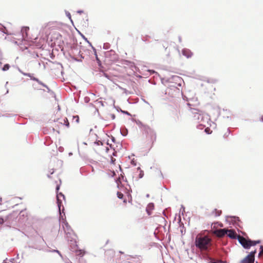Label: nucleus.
I'll return each mask as SVG.
<instances>
[{
    "instance_id": "f257e3e1",
    "label": "nucleus",
    "mask_w": 263,
    "mask_h": 263,
    "mask_svg": "<svg viewBox=\"0 0 263 263\" xmlns=\"http://www.w3.org/2000/svg\"><path fill=\"white\" fill-rule=\"evenodd\" d=\"M217 235L221 238L218 240V244H221L222 245H226L227 242L225 239H227V237L229 238L236 240V238L238 237V235L234 230H229L228 229H219L217 231Z\"/></svg>"
},
{
    "instance_id": "f03ea898",
    "label": "nucleus",
    "mask_w": 263,
    "mask_h": 263,
    "mask_svg": "<svg viewBox=\"0 0 263 263\" xmlns=\"http://www.w3.org/2000/svg\"><path fill=\"white\" fill-rule=\"evenodd\" d=\"M62 227L68 242L69 247H78L77 242V236L73 233L72 229L66 221H64Z\"/></svg>"
},
{
    "instance_id": "7ed1b4c3",
    "label": "nucleus",
    "mask_w": 263,
    "mask_h": 263,
    "mask_svg": "<svg viewBox=\"0 0 263 263\" xmlns=\"http://www.w3.org/2000/svg\"><path fill=\"white\" fill-rule=\"evenodd\" d=\"M191 111L194 115V118L195 120L198 121L199 122H202V123H201L199 126H205V125H203V123L208 122L209 119V117L206 115L202 112V111L196 109V108H190Z\"/></svg>"
},
{
    "instance_id": "20e7f679",
    "label": "nucleus",
    "mask_w": 263,
    "mask_h": 263,
    "mask_svg": "<svg viewBox=\"0 0 263 263\" xmlns=\"http://www.w3.org/2000/svg\"><path fill=\"white\" fill-rule=\"evenodd\" d=\"M211 238L208 236H197L195 239V247H212Z\"/></svg>"
},
{
    "instance_id": "39448f33",
    "label": "nucleus",
    "mask_w": 263,
    "mask_h": 263,
    "mask_svg": "<svg viewBox=\"0 0 263 263\" xmlns=\"http://www.w3.org/2000/svg\"><path fill=\"white\" fill-rule=\"evenodd\" d=\"M209 248H187L184 250V254H186L189 258L193 259L194 257L198 255L200 251L204 250L208 251Z\"/></svg>"
},
{
    "instance_id": "423d86ee",
    "label": "nucleus",
    "mask_w": 263,
    "mask_h": 263,
    "mask_svg": "<svg viewBox=\"0 0 263 263\" xmlns=\"http://www.w3.org/2000/svg\"><path fill=\"white\" fill-rule=\"evenodd\" d=\"M255 250L252 251L243 259L240 261V263H254L255 260Z\"/></svg>"
},
{
    "instance_id": "0eeeda50",
    "label": "nucleus",
    "mask_w": 263,
    "mask_h": 263,
    "mask_svg": "<svg viewBox=\"0 0 263 263\" xmlns=\"http://www.w3.org/2000/svg\"><path fill=\"white\" fill-rule=\"evenodd\" d=\"M105 56L106 58H109L111 61H116L118 60V55L113 50H110L109 51L105 52Z\"/></svg>"
},
{
    "instance_id": "6e6552de",
    "label": "nucleus",
    "mask_w": 263,
    "mask_h": 263,
    "mask_svg": "<svg viewBox=\"0 0 263 263\" xmlns=\"http://www.w3.org/2000/svg\"><path fill=\"white\" fill-rule=\"evenodd\" d=\"M51 37H52L51 41H53L55 40V41H54V43L55 44H57L58 45H60L61 44H62L64 43V42L62 40V35L60 33H59V32L54 33L52 35Z\"/></svg>"
},
{
    "instance_id": "1a4fd4ad",
    "label": "nucleus",
    "mask_w": 263,
    "mask_h": 263,
    "mask_svg": "<svg viewBox=\"0 0 263 263\" xmlns=\"http://www.w3.org/2000/svg\"><path fill=\"white\" fill-rule=\"evenodd\" d=\"M240 221L239 218L235 216H226V221L230 224L236 225Z\"/></svg>"
},
{
    "instance_id": "9d476101",
    "label": "nucleus",
    "mask_w": 263,
    "mask_h": 263,
    "mask_svg": "<svg viewBox=\"0 0 263 263\" xmlns=\"http://www.w3.org/2000/svg\"><path fill=\"white\" fill-rule=\"evenodd\" d=\"M13 215L14 213H11L4 217L0 216V225L6 223V225L7 226H10L11 223L10 222L9 220L14 216Z\"/></svg>"
},
{
    "instance_id": "9b49d317",
    "label": "nucleus",
    "mask_w": 263,
    "mask_h": 263,
    "mask_svg": "<svg viewBox=\"0 0 263 263\" xmlns=\"http://www.w3.org/2000/svg\"><path fill=\"white\" fill-rule=\"evenodd\" d=\"M77 248H71V251L75 252L77 256L83 257L85 253V251L82 249H76Z\"/></svg>"
},
{
    "instance_id": "f8f14e48",
    "label": "nucleus",
    "mask_w": 263,
    "mask_h": 263,
    "mask_svg": "<svg viewBox=\"0 0 263 263\" xmlns=\"http://www.w3.org/2000/svg\"><path fill=\"white\" fill-rule=\"evenodd\" d=\"M182 54L187 58H190L193 55L192 51L187 48H184L182 50Z\"/></svg>"
},
{
    "instance_id": "ddd939ff",
    "label": "nucleus",
    "mask_w": 263,
    "mask_h": 263,
    "mask_svg": "<svg viewBox=\"0 0 263 263\" xmlns=\"http://www.w3.org/2000/svg\"><path fill=\"white\" fill-rule=\"evenodd\" d=\"M91 48L92 49V51H91V53L92 54H93L95 58H96V60L98 64V65L99 66H100L101 65V61L100 60L99 58H98V55H97V51H96V49L95 47H93V46H91Z\"/></svg>"
},
{
    "instance_id": "4468645a",
    "label": "nucleus",
    "mask_w": 263,
    "mask_h": 263,
    "mask_svg": "<svg viewBox=\"0 0 263 263\" xmlns=\"http://www.w3.org/2000/svg\"><path fill=\"white\" fill-rule=\"evenodd\" d=\"M29 30V28L28 27H23L21 29V33L22 35V37L25 40V37H27L28 33L27 32Z\"/></svg>"
},
{
    "instance_id": "2eb2a0df",
    "label": "nucleus",
    "mask_w": 263,
    "mask_h": 263,
    "mask_svg": "<svg viewBox=\"0 0 263 263\" xmlns=\"http://www.w3.org/2000/svg\"><path fill=\"white\" fill-rule=\"evenodd\" d=\"M154 208V204L153 203H149L148 204L146 211L148 215L151 214V211Z\"/></svg>"
},
{
    "instance_id": "dca6fc26",
    "label": "nucleus",
    "mask_w": 263,
    "mask_h": 263,
    "mask_svg": "<svg viewBox=\"0 0 263 263\" xmlns=\"http://www.w3.org/2000/svg\"><path fill=\"white\" fill-rule=\"evenodd\" d=\"M147 134H148V135H150L152 140H156V133H155V132L153 129L149 128L148 129V130L147 131Z\"/></svg>"
},
{
    "instance_id": "f3484780",
    "label": "nucleus",
    "mask_w": 263,
    "mask_h": 263,
    "mask_svg": "<svg viewBox=\"0 0 263 263\" xmlns=\"http://www.w3.org/2000/svg\"><path fill=\"white\" fill-rule=\"evenodd\" d=\"M57 204H58V209H59V212L60 213V216L62 217V216L61 215V212L62 206L63 207V210H64V206L62 204V201L61 199H57Z\"/></svg>"
},
{
    "instance_id": "a211bd4d",
    "label": "nucleus",
    "mask_w": 263,
    "mask_h": 263,
    "mask_svg": "<svg viewBox=\"0 0 263 263\" xmlns=\"http://www.w3.org/2000/svg\"><path fill=\"white\" fill-rule=\"evenodd\" d=\"M23 75L25 76H27V77H29L31 80L36 81V82L39 81V79L38 78H36L33 77V74H32V73H23Z\"/></svg>"
},
{
    "instance_id": "6ab92c4d",
    "label": "nucleus",
    "mask_w": 263,
    "mask_h": 263,
    "mask_svg": "<svg viewBox=\"0 0 263 263\" xmlns=\"http://www.w3.org/2000/svg\"><path fill=\"white\" fill-rule=\"evenodd\" d=\"M209 263H223V262L221 259H215L212 257H209Z\"/></svg>"
},
{
    "instance_id": "aec40b11",
    "label": "nucleus",
    "mask_w": 263,
    "mask_h": 263,
    "mask_svg": "<svg viewBox=\"0 0 263 263\" xmlns=\"http://www.w3.org/2000/svg\"><path fill=\"white\" fill-rule=\"evenodd\" d=\"M120 133L123 136H126L128 134V130L125 127L120 129Z\"/></svg>"
},
{
    "instance_id": "412c9836",
    "label": "nucleus",
    "mask_w": 263,
    "mask_h": 263,
    "mask_svg": "<svg viewBox=\"0 0 263 263\" xmlns=\"http://www.w3.org/2000/svg\"><path fill=\"white\" fill-rule=\"evenodd\" d=\"M61 198H62L64 200L65 199V196L63 193L57 192V199H61Z\"/></svg>"
},
{
    "instance_id": "4be33fe9",
    "label": "nucleus",
    "mask_w": 263,
    "mask_h": 263,
    "mask_svg": "<svg viewBox=\"0 0 263 263\" xmlns=\"http://www.w3.org/2000/svg\"><path fill=\"white\" fill-rule=\"evenodd\" d=\"M161 252V254L162 256H164V254H165L166 255H167V248H161V250H160Z\"/></svg>"
},
{
    "instance_id": "5701e85b",
    "label": "nucleus",
    "mask_w": 263,
    "mask_h": 263,
    "mask_svg": "<svg viewBox=\"0 0 263 263\" xmlns=\"http://www.w3.org/2000/svg\"><path fill=\"white\" fill-rule=\"evenodd\" d=\"M73 49L76 50L77 52H78L79 56L80 57V59H84V57L83 56L82 54L81 53V51L79 50V49L77 47L73 46Z\"/></svg>"
},
{
    "instance_id": "b1692460",
    "label": "nucleus",
    "mask_w": 263,
    "mask_h": 263,
    "mask_svg": "<svg viewBox=\"0 0 263 263\" xmlns=\"http://www.w3.org/2000/svg\"><path fill=\"white\" fill-rule=\"evenodd\" d=\"M70 57L72 60H73L75 61L79 62H82V59H80L79 58L76 57L74 55H70Z\"/></svg>"
},
{
    "instance_id": "393cba45",
    "label": "nucleus",
    "mask_w": 263,
    "mask_h": 263,
    "mask_svg": "<svg viewBox=\"0 0 263 263\" xmlns=\"http://www.w3.org/2000/svg\"><path fill=\"white\" fill-rule=\"evenodd\" d=\"M110 47V45L109 43H104L103 44V49H108Z\"/></svg>"
},
{
    "instance_id": "a878e982",
    "label": "nucleus",
    "mask_w": 263,
    "mask_h": 263,
    "mask_svg": "<svg viewBox=\"0 0 263 263\" xmlns=\"http://www.w3.org/2000/svg\"><path fill=\"white\" fill-rule=\"evenodd\" d=\"M10 68V65L8 64H6L4 65L3 67L2 68V70L3 71H6L8 70Z\"/></svg>"
},
{
    "instance_id": "bb28decb",
    "label": "nucleus",
    "mask_w": 263,
    "mask_h": 263,
    "mask_svg": "<svg viewBox=\"0 0 263 263\" xmlns=\"http://www.w3.org/2000/svg\"><path fill=\"white\" fill-rule=\"evenodd\" d=\"M117 195V197L118 198H119L120 199H122L123 198L124 195L121 192H118Z\"/></svg>"
},
{
    "instance_id": "cd10ccee",
    "label": "nucleus",
    "mask_w": 263,
    "mask_h": 263,
    "mask_svg": "<svg viewBox=\"0 0 263 263\" xmlns=\"http://www.w3.org/2000/svg\"><path fill=\"white\" fill-rule=\"evenodd\" d=\"M215 216H219L222 213V211L221 210H217V209H215Z\"/></svg>"
},
{
    "instance_id": "c85d7f7f",
    "label": "nucleus",
    "mask_w": 263,
    "mask_h": 263,
    "mask_svg": "<svg viewBox=\"0 0 263 263\" xmlns=\"http://www.w3.org/2000/svg\"><path fill=\"white\" fill-rule=\"evenodd\" d=\"M14 115H12V114H4V115H0V117H7V118H8V117H13Z\"/></svg>"
},
{
    "instance_id": "c756f323",
    "label": "nucleus",
    "mask_w": 263,
    "mask_h": 263,
    "mask_svg": "<svg viewBox=\"0 0 263 263\" xmlns=\"http://www.w3.org/2000/svg\"><path fill=\"white\" fill-rule=\"evenodd\" d=\"M66 15L68 17V18L72 22L71 16L70 13L68 11H65Z\"/></svg>"
},
{
    "instance_id": "7c9ffc66",
    "label": "nucleus",
    "mask_w": 263,
    "mask_h": 263,
    "mask_svg": "<svg viewBox=\"0 0 263 263\" xmlns=\"http://www.w3.org/2000/svg\"><path fill=\"white\" fill-rule=\"evenodd\" d=\"M37 83L41 85L42 86H43V87L46 88L47 89H48V87L47 85H46L45 84H44V83H43L42 81H41L40 80H39V81L37 82Z\"/></svg>"
},
{
    "instance_id": "2f4dec72",
    "label": "nucleus",
    "mask_w": 263,
    "mask_h": 263,
    "mask_svg": "<svg viewBox=\"0 0 263 263\" xmlns=\"http://www.w3.org/2000/svg\"><path fill=\"white\" fill-rule=\"evenodd\" d=\"M204 132L207 134H210L211 133H212V130H211V129L209 127H206L204 129Z\"/></svg>"
},
{
    "instance_id": "473e14b6",
    "label": "nucleus",
    "mask_w": 263,
    "mask_h": 263,
    "mask_svg": "<svg viewBox=\"0 0 263 263\" xmlns=\"http://www.w3.org/2000/svg\"><path fill=\"white\" fill-rule=\"evenodd\" d=\"M64 121L65 125L68 127L69 126V123L68 122V119L67 118H65L64 119Z\"/></svg>"
},
{
    "instance_id": "72a5a7b5",
    "label": "nucleus",
    "mask_w": 263,
    "mask_h": 263,
    "mask_svg": "<svg viewBox=\"0 0 263 263\" xmlns=\"http://www.w3.org/2000/svg\"><path fill=\"white\" fill-rule=\"evenodd\" d=\"M81 34L82 37H83V39H84V40H85V41H86V42H87L89 44V45H90L91 47V46H92V45H91V43H90V42L88 41L87 39V38H86V37H85L83 34Z\"/></svg>"
},
{
    "instance_id": "f704fd0d",
    "label": "nucleus",
    "mask_w": 263,
    "mask_h": 263,
    "mask_svg": "<svg viewBox=\"0 0 263 263\" xmlns=\"http://www.w3.org/2000/svg\"><path fill=\"white\" fill-rule=\"evenodd\" d=\"M120 111L124 114L127 115L128 116H131V114L127 111L123 110L122 109H120Z\"/></svg>"
},
{
    "instance_id": "c9c22d12",
    "label": "nucleus",
    "mask_w": 263,
    "mask_h": 263,
    "mask_svg": "<svg viewBox=\"0 0 263 263\" xmlns=\"http://www.w3.org/2000/svg\"><path fill=\"white\" fill-rule=\"evenodd\" d=\"M144 176V172L142 170H140L139 174V178H142Z\"/></svg>"
},
{
    "instance_id": "e433bc0d",
    "label": "nucleus",
    "mask_w": 263,
    "mask_h": 263,
    "mask_svg": "<svg viewBox=\"0 0 263 263\" xmlns=\"http://www.w3.org/2000/svg\"><path fill=\"white\" fill-rule=\"evenodd\" d=\"M94 143H95V144H96L98 145H103V142L100 140L96 141V142H95Z\"/></svg>"
},
{
    "instance_id": "4c0bfd02",
    "label": "nucleus",
    "mask_w": 263,
    "mask_h": 263,
    "mask_svg": "<svg viewBox=\"0 0 263 263\" xmlns=\"http://www.w3.org/2000/svg\"><path fill=\"white\" fill-rule=\"evenodd\" d=\"M48 252H57L61 256H62L61 253L60 252L57 250H48Z\"/></svg>"
},
{
    "instance_id": "58836bf2",
    "label": "nucleus",
    "mask_w": 263,
    "mask_h": 263,
    "mask_svg": "<svg viewBox=\"0 0 263 263\" xmlns=\"http://www.w3.org/2000/svg\"><path fill=\"white\" fill-rule=\"evenodd\" d=\"M180 212H182V214H183V212H185V208L183 205H181V209H180Z\"/></svg>"
},
{
    "instance_id": "ea45409f",
    "label": "nucleus",
    "mask_w": 263,
    "mask_h": 263,
    "mask_svg": "<svg viewBox=\"0 0 263 263\" xmlns=\"http://www.w3.org/2000/svg\"><path fill=\"white\" fill-rule=\"evenodd\" d=\"M221 257V255L220 254V252H216V254L215 255H214V257Z\"/></svg>"
},
{
    "instance_id": "a19ab883",
    "label": "nucleus",
    "mask_w": 263,
    "mask_h": 263,
    "mask_svg": "<svg viewBox=\"0 0 263 263\" xmlns=\"http://www.w3.org/2000/svg\"><path fill=\"white\" fill-rule=\"evenodd\" d=\"M131 163L134 166L136 165V162L134 159L131 160Z\"/></svg>"
},
{
    "instance_id": "79ce46f5",
    "label": "nucleus",
    "mask_w": 263,
    "mask_h": 263,
    "mask_svg": "<svg viewBox=\"0 0 263 263\" xmlns=\"http://www.w3.org/2000/svg\"><path fill=\"white\" fill-rule=\"evenodd\" d=\"M112 120H114L116 118V116L115 114H111L109 115Z\"/></svg>"
},
{
    "instance_id": "37998d69",
    "label": "nucleus",
    "mask_w": 263,
    "mask_h": 263,
    "mask_svg": "<svg viewBox=\"0 0 263 263\" xmlns=\"http://www.w3.org/2000/svg\"><path fill=\"white\" fill-rule=\"evenodd\" d=\"M74 118L76 119V121L77 123H79V118L78 116H76L74 117Z\"/></svg>"
},
{
    "instance_id": "c03bdc74",
    "label": "nucleus",
    "mask_w": 263,
    "mask_h": 263,
    "mask_svg": "<svg viewBox=\"0 0 263 263\" xmlns=\"http://www.w3.org/2000/svg\"><path fill=\"white\" fill-rule=\"evenodd\" d=\"M51 171H52L51 172H50V175H47V177H48L49 178H50V175L53 174V173H54V170H53V169H52V170H51Z\"/></svg>"
},
{
    "instance_id": "a18cd8bd",
    "label": "nucleus",
    "mask_w": 263,
    "mask_h": 263,
    "mask_svg": "<svg viewBox=\"0 0 263 263\" xmlns=\"http://www.w3.org/2000/svg\"><path fill=\"white\" fill-rule=\"evenodd\" d=\"M17 69H18V71L20 73H21L22 74H23V73H26V72H23L19 67H17Z\"/></svg>"
},
{
    "instance_id": "49530a36",
    "label": "nucleus",
    "mask_w": 263,
    "mask_h": 263,
    "mask_svg": "<svg viewBox=\"0 0 263 263\" xmlns=\"http://www.w3.org/2000/svg\"><path fill=\"white\" fill-rule=\"evenodd\" d=\"M116 161V159L115 158H111V163H114Z\"/></svg>"
},
{
    "instance_id": "de8ad7c7",
    "label": "nucleus",
    "mask_w": 263,
    "mask_h": 263,
    "mask_svg": "<svg viewBox=\"0 0 263 263\" xmlns=\"http://www.w3.org/2000/svg\"><path fill=\"white\" fill-rule=\"evenodd\" d=\"M111 141H112V142H115L116 139H115V138L114 137L111 136Z\"/></svg>"
},
{
    "instance_id": "09e8293b",
    "label": "nucleus",
    "mask_w": 263,
    "mask_h": 263,
    "mask_svg": "<svg viewBox=\"0 0 263 263\" xmlns=\"http://www.w3.org/2000/svg\"><path fill=\"white\" fill-rule=\"evenodd\" d=\"M60 190V185H57L56 186V191L58 192V191Z\"/></svg>"
},
{
    "instance_id": "8fccbe9b",
    "label": "nucleus",
    "mask_w": 263,
    "mask_h": 263,
    "mask_svg": "<svg viewBox=\"0 0 263 263\" xmlns=\"http://www.w3.org/2000/svg\"><path fill=\"white\" fill-rule=\"evenodd\" d=\"M77 13L79 14H81L83 13V11L82 10H79L77 11Z\"/></svg>"
},
{
    "instance_id": "3c124183",
    "label": "nucleus",
    "mask_w": 263,
    "mask_h": 263,
    "mask_svg": "<svg viewBox=\"0 0 263 263\" xmlns=\"http://www.w3.org/2000/svg\"><path fill=\"white\" fill-rule=\"evenodd\" d=\"M148 71L150 72L151 73H156V72L154 70H149Z\"/></svg>"
},
{
    "instance_id": "603ef678",
    "label": "nucleus",
    "mask_w": 263,
    "mask_h": 263,
    "mask_svg": "<svg viewBox=\"0 0 263 263\" xmlns=\"http://www.w3.org/2000/svg\"><path fill=\"white\" fill-rule=\"evenodd\" d=\"M115 107L116 108V109H117V110L118 111H120V109H121L120 107H115Z\"/></svg>"
},
{
    "instance_id": "864d4df0",
    "label": "nucleus",
    "mask_w": 263,
    "mask_h": 263,
    "mask_svg": "<svg viewBox=\"0 0 263 263\" xmlns=\"http://www.w3.org/2000/svg\"><path fill=\"white\" fill-rule=\"evenodd\" d=\"M104 76L106 78H107V79H109V76H108V75L107 74H106V73H104Z\"/></svg>"
},
{
    "instance_id": "5fc2aeb1",
    "label": "nucleus",
    "mask_w": 263,
    "mask_h": 263,
    "mask_svg": "<svg viewBox=\"0 0 263 263\" xmlns=\"http://www.w3.org/2000/svg\"><path fill=\"white\" fill-rule=\"evenodd\" d=\"M112 155L114 156H117V152H114L113 153H112Z\"/></svg>"
},
{
    "instance_id": "6e6d98bb",
    "label": "nucleus",
    "mask_w": 263,
    "mask_h": 263,
    "mask_svg": "<svg viewBox=\"0 0 263 263\" xmlns=\"http://www.w3.org/2000/svg\"><path fill=\"white\" fill-rule=\"evenodd\" d=\"M183 100H187V97H186L185 96L183 95Z\"/></svg>"
},
{
    "instance_id": "4d7b16f0",
    "label": "nucleus",
    "mask_w": 263,
    "mask_h": 263,
    "mask_svg": "<svg viewBox=\"0 0 263 263\" xmlns=\"http://www.w3.org/2000/svg\"><path fill=\"white\" fill-rule=\"evenodd\" d=\"M88 100H89V99L88 98H85V101L86 102H88Z\"/></svg>"
},
{
    "instance_id": "13d9d810",
    "label": "nucleus",
    "mask_w": 263,
    "mask_h": 263,
    "mask_svg": "<svg viewBox=\"0 0 263 263\" xmlns=\"http://www.w3.org/2000/svg\"><path fill=\"white\" fill-rule=\"evenodd\" d=\"M14 260V258H11V259H10V261H11V262H12L13 261V260Z\"/></svg>"
},
{
    "instance_id": "bf43d9fd",
    "label": "nucleus",
    "mask_w": 263,
    "mask_h": 263,
    "mask_svg": "<svg viewBox=\"0 0 263 263\" xmlns=\"http://www.w3.org/2000/svg\"><path fill=\"white\" fill-rule=\"evenodd\" d=\"M174 80H176V78H179V77L178 76H174Z\"/></svg>"
},
{
    "instance_id": "052dcab7",
    "label": "nucleus",
    "mask_w": 263,
    "mask_h": 263,
    "mask_svg": "<svg viewBox=\"0 0 263 263\" xmlns=\"http://www.w3.org/2000/svg\"><path fill=\"white\" fill-rule=\"evenodd\" d=\"M7 259V258H6L5 260H4L2 263H7L6 261Z\"/></svg>"
},
{
    "instance_id": "680f3d73",
    "label": "nucleus",
    "mask_w": 263,
    "mask_h": 263,
    "mask_svg": "<svg viewBox=\"0 0 263 263\" xmlns=\"http://www.w3.org/2000/svg\"><path fill=\"white\" fill-rule=\"evenodd\" d=\"M108 151H109V148H108V147H106V152L107 153V152H108Z\"/></svg>"
},
{
    "instance_id": "e2e57ef3",
    "label": "nucleus",
    "mask_w": 263,
    "mask_h": 263,
    "mask_svg": "<svg viewBox=\"0 0 263 263\" xmlns=\"http://www.w3.org/2000/svg\"><path fill=\"white\" fill-rule=\"evenodd\" d=\"M47 90L48 91V92H50L51 91V90L50 89V88L48 87V89H47Z\"/></svg>"
},
{
    "instance_id": "0e129e2a",
    "label": "nucleus",
    "mask_w": 263,
    "mask_h": 263,
    "mask_svg": "<svg viewBox=\"0 0 263 263\" xmlns=\"http://www.w3.org/2000/svg\"><path fill=\"white\" fill-rule=\"evenodd\" d=\"M137 170H139L140 172V170H141L140 167H138L137 168Z\"/></svg>"
},
{
    "instance_id": "69168bd1",
    "label": "nucleus",
    "mask_w": 263,
    "mask_h": 263,
    "mask_svg": "<svg viewBox=\"0 0 263 263\" xmlns=\"http://www.w3.org/2000/svg\"><path fill=\"white\" fill-rule=\"evenodd\" d=\"M228 132L229 134H230V132H231V131H230L229 128L228 129Z\"/></svg>"
},
{
    "instance_id": "338daca9",
    "label": "nucleus",
    "mask_w": 263,
    "mask_h": 263,
    "mask_svg": "<svg viewBox=\"0 0 263 263\" xmlns=\"http://www.w3.org/2000/svg\"><path fill=\"white\" fill-rule=\"evenodd\" d=\"M260 120L261 121L263 122V116L261 117Z\"/></svg>"
},
{
    "instance_id": "774afa93",
    "label": "nucleus",
    "mask_w": 263,
    "mask_h": 263,
    "mask_svg": "<svg viewBox=\"0 0 263 263\" xmlns=\"http://www.w3.org/2000/svg\"><path fill=\"white\" fill-rule=\"evenodd\" d=\"M66 263H72L70 260H68Z\"/></svg>"
}]
</instances>
